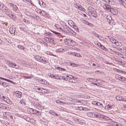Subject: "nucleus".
<instances>
[{"mask_svg":"<svg viewBox=\"0 0 126 126\" xmlns=\"http://www.w3.org/2000/svg\"><path fill=\"white\" fill-rule=\"evenodd\" d=\"M35 59L39 62L44 64L47 63V62L45 57H41L37 55H35L34 56Z\"/></svg>","mask_w":126,"mask_h":126,"instance_id":"f257e3e1","label":"nucleus"},{"mask_svg":"<svg viewBox=\"0 0 126 126\" xmlns=\"http://www.w3.org/2000/svg\"><path fill=\"white\" fill-rule=\"evenodd\" d=\"M4 11L6 14L9 16L11 18L14 19H15V16L11 14L12 12L10 9L8 7H6Z\"/></svg>","mask_w":126,"mask_h":126,"instance_id":"f03ea898","label":"nucleus"},{"mask_svg":"<svg viewBox=\"0 0 126 126\" xmlns=\"http://www.w3.org/2000/svg\"><path fill=\"white\" fill-rule=\"evenodd\" d=\"M8 5L13 10L15 11L16 13H17L18 12V9L17 6L14 4L12 3H8Z\"/></svg>","mask_w":126,"mask_h":126,"instance_id":"7ed1b4c3","label":"nucleus"},{"mask_svg":"<svg viewBox=\"0 0 126 126\" xmlns=\"http://www.w3.org/2000/svg\"><path fill=\"white\" fill-rule=\"evenodd\" d=\"M64 42L66 45L72 46L73 45V43L74 42L71 39H65L64 40Z\"/></svg>","mask_w":126,"mask_h":126,"instance_id":"20e7f679","label":"nucleus"},{"mask_svg":"<svg viewBox=\"0 0 126 126\" xmlns=\"http://www.w3.org/2000/svg\"><path fill=\"white\" fill-rule=\"evenodd\" d=\"M95 117H99L104 120H106L108 119L109 118V117H107L106 116L103 114L100 113L96 114V115H95Z\"/></svg>","mask_w":126,"mask_h":126,"instance_id":"39448f33","label":"nucleus"},{"mask_svg":"<svg viewBox=\"0 0 126 126\" xmlns=\"http://www.w3.org/2000/svg\"><path fill=\"white\" fill-rule=\"evenodd\" d=\"M103 8L106 11L108 12H110L111 9L110 6L107 4H105L103 6Z\"/></svg>","mask_w":126,"mask_h":126,"instance_id":"423d86ee","label":"nucleus"},{"mask_svg":"<svg viewBox=\"0 0 126 126\" xmlns=\"http://www.w3.org/2000/svg\"><path fill=\"white\" fill-rule=\"evenodd\" d=\"M92 16L94 17H95L97 16V13L96 11L94 9L92 10L90 12Z\"/></svg>","mask_w":126,"mask_h":126,"instance_id":"0eeeda50","label":"nucleus"},{"mask_svg":"<svg viewBox=\"0 0 126 126\" xmlns=\"http://www.w3.org/2000/svg\"><path fill=\"white\" fill-rule=\"evenodd\" d=\"M15 31L16 28L15 27H12L10 28L9 31L11 34L15 33Z\"/></svg>","mask_w":126,"mask_h":126,"instance_id":"6e6552de","label":"nucleus"},{"mask_svg":"<svg viewBox=\"0 0 126 126\" xmlns=\"http://www.w3.org/2000/svg\"><path fill=\"white\" fill-rule=\"evenodd\" d=\"M86 115L88 117L92 118L96 117L95 115H96L93 112L87 113L86 114Z\"/></svg>","mask_w":126,"mask_h":126,"instance_id":"1a4fd4ad","label":"nucleus"},{"mask_svg":"<svg viewBox=\"0 0 126 126\" xmlns=\"http://www.w3.org/2000/svg\"><path fill=\"white\" fill-rule=\"evenodd\" d=\"M61 30V32H63L65 33H68L69 32V30L67 28H63V29H62Z\"/></svg>","mask_w":126,"mask_h":126,"instance_id":"9d476101","label":"nucleus"},{"mask_svg":"<svg viewBox=\"0 0 126 126\" xmlns=\"http://www.w3.org/2000/svg\"><path fill=\"white\" fill-rule=\"evenodd\" d=\"M76 109L79 110H89L87 108H84L85 109H84V108L82 107H76Z\"/></svg>","mask_w":126,"mask_h":126,"instance_id":"9b49d317","label":"nucleus"},{"mask_svg":"<svg viewBox=\"0 0 126 126\" xmlns=\"http://www.w3.org/2000/svg\"><path fill=\"white\" fill-rule=\"evenodd\" d=\"M14 93H15L14 94H16V96L17 97H20L21 96L22 93L18 91L16 92H14Z\"/></svg>","mask_w":126,"mask_h":126,"instance_id":"f8f14e48","label":"nucleus"},{"mask_svg":"<svg viewBox=\"0 0 126 126\" xmlns=\"http://www.w3.org/2000/svg\"><path fill=\"white\" fill-rule=\"evenodd\" d=\"M113 107V105L112 104H108L107 106L105 107V109L108 110L112 109Z\"/></svg>","mask_w":126,"mask_h":126,"instance_id":"ddd939ff","label":"nucleus"},{"mask_svg":"<svg viewBox=\"0 0 126 126\" xmlns=\"http://www.w3.org/2000/svg\"><path fill=\"white\" fill-rule=\"evenodd\" d=\"M50 77H51V78H53L56 79H60V77L57 75H50Z\"/></svg>","mask_w":126,"mask_h":126,"instance_id":"4468645a","label":"nucleus"},{"mask_svg":"<svg viewBox=\"0 0 126 126\" xmlns=\"http://www.w3.org/2000/svg\"><path fill=\"white\" fill-rule=\"evenodd\" d=\"M110 124L112 126H119L120 125V123L114 122H111Z\"/></svg>","mask_w":126,"mask_h":126,"instance_id":"2eb2a0df","label":"nucleus"},{"mask_svg":"<svg viewBox=\"0 0 126 126\" xmlns=\"http://www.w3.org/2000/svg\"><path fill=\"white\" fill-rule=\"evenodd\" d=\"M7 7L3 4H0V9L2 11H4Z\"/></svg>","mask_w":126,"mask_h":126,"instance_id":"dca6fc26","label":"nucleus"},{"mask_svg":"<svg viewBox=\"0 0 126 126\" xmlns=\"http://www.w3.org/2000/svg\"><path fill=\"white\" fill-rule=\"evenodd\" d=\"M5 62L10 67H13L12 64V62L11 61L8 60H5Z\"/></svg>","mask_w":126,"mask_h":126,"instance_id":"f3484780","label":"nucleus"},{"mask_svg":"<svg viewBox=\"0 0 126 126\" xmlns=\"http://www.w3.org/2000/svg\"><path fill=\"white\" fill-rule=\"evenodd\" d=\"M107 18L108 22L110 24V21L112 20V18L110 15H108L107 16Z\"/></svg>","mask_w":126,"mask_h":126,"instance_id":"a211bd4d","label":"nucleus"},{"mask_svg":"<svg viewBox=\"0 0 126 126\" xmlns=\"http://www.w3.org/2000/svg\"><path fill=\"white\" fill-rule=\"evenodd\" d=\"M77 78H74L73 79H69L68 81L69 82L72 83H74L76 82V81L75 80V79H76Z\"/></svg>","mask_w":126,"mask_h":126,"instance_id":"6ab92c4d","label":"nucleus"},{"mask_svg":"<svg viewBox=\"0 0 126 126\" xmlns=\"http://www.w3.org/2000/svg\"><path fill=\"white\" fill-rule=\"evenodd\" d=\"M32 113L35 114L37 115H39L41 114V113L40 111L35 110Z\"/></svg>","mask_w":126,"mask_h":126,"instance_id":"aec40b11","label":"nucleus"},{"mask_svg":"<svg viewBox=\"0 0 126 126\" xmlns=\"http://www.w3.org/2000/svg\"><path fill=\"white\" fill-rule=\"evenodd\" d=\"M124 0H116L117 3L120 5H122L124 3Z\"/></svg>","mask_w":126,"mask_h":126,"instance_id":"412c9836","label":"nucleus"},{"mask_svg":"<svg viewBox=\"0 0 126 126\" xmlns=\"http://www.w3.org/2000/svg\"><path fill=\"white\" fill-rule=\"evenodd\" d=\"M70 54L72 55H74L75 56L78 57H79L80 56V54H79L72 52H71L70 53Z\"/></svg>","mask_w":126,"mask_h":126,"instance_id":"4be33fe9","label":"nucleus"},{"mask_svg":"<svg viewBox=\"0 0 126 126\" xmlns=\"http://www.w3.org/2000/svg\"><path fill=\"white\" fill-rule=\"evenodd\" d=\"M110 12L114 15H116L117 14L116 10L113 9H111Z\"/></svg>","mask_w":126,"mask_h":126,"instance_id":"5701e85b","label":"nucleus"},{"mask_svg":"<svg viewBox=\"0 0 126 126\" xmlns=\"http://www.w3.org/2000/svg\"><path fill=\"white\" fill-rule=\"evenodd\" d=\"M49 113L52 115L57 116H58V115L57 114L56 112H54V111L52 110H50L49 112Z\"/></svg>","mask_w":126,"mask_h":126,"instance_id":"b1692460","label":"nucleus"},{"mask_svg":"<svg viewBox=\"0 0 126 126\" xmlns=\"http://www.w3.org/2000/svg\"><path fill=\"white\" fill-rule=\"evenodd\" d=\"M122 77H123L118 74H116L115 75V77L116 79L120 81L121 80Z\"/></svg>","mask_w":126,"mask_h":126,"instance_id":"393cba45","label":"nucleus"},{"mask_svg":"<svg viewBox=\"0 0 126 126\" xmlns=\"http://www.w3.org/2000/svg\"><path fill=\"white\" fill-rule=\"evenodd\" d=\"M97 106L98 107V108L101 109H102L103 108V105L102 104L99 102H98Z\"/></svg>","mask_w":126,"mask_h":126,"instance_id":"a878e982","label":"nucleus"},{"mask_svg":"<svg viewBox=\"0 0 126 126\" xmlns=\"http://www.w3.org/2000/svg\"><path fill=\"white\" fill-rule=\"evenodd\" d=\"M55 27L59 30L60 32L61 31V30H62V29L60 28V26L57 24H55Z\"/></svg>","mask_w":126,"mask_h":126,"instance_id":"bb28decb","label":"nucleus"},{"mask_svg":"<svg viewBox=\"0 0 126 126\" xmlns=\"http://www.w3.org/2000/svg\"><path fill=\"white\" fill-rule=\"evenodd\" d=\"M117 46H118L119 47H121L122 46V44L118 42V41H116V42H115V44Z\"/></svg>","mask_w":126,"mask_h":126,"instance_id":"cd10ccee","label":"nucleus"},{"mask_svg":"<svg viewBox=\"0 0 126 126\" xmlns=\"http://www.w3.org/2000/svg\"><path fill=\"white\" fill-rule=\"evenodd\" d=\"M64 50L62 48H59L57 49H56V52H62L63 51V50Z\"/></svg>","mask_w":126,"mask_h":126,"instance_id":"c85d7f7f","label":"nucleus"},{"mask_svg":"<svg viewBox=\"0 0 126 126\" xmlns=\"http://www.w3.org/2000/svg\"><path fill=\"white\" fill-rule=\"evenodd\" d=\"M6 115L7 114L8 115H9V116H10V118H12L13 116H12L13 114H11V113H10L9 112H7L5 113Z\"/></svg>","mask_w":126,"mask_h":126,"instance_id":"c756f323","label":"nucleus"},{"mask_svg":"<svg viewBox=\"0 0 126 126\" xmlns=\"http://www.w3.org/2000/svg\"><path fill=\"white\" fill-rule=\"evenodd\" d=\"M23 0V1L24 2H29L31 4H32V5L34 6V4H33V3H32L31 0Z\"/></svg>","mask_w":126,"mask_h":126,"instance_id":"7c9ffc66","label":"nucleus"},{"mask_svg":"<svg viewBox=\"0 0 126 126\" xmlns=\"http://www.w3.org/2000/svg\"><path fill=\"white\" fill-rule=\"evenodd\" d=\"M121 81L124 83H126V78L123 77Z\"/></svg>","mask_w":126,"mask_h":126,"instance_id":"2f4dec72","label":"nucleus"},{"mask_svg":"<svg viewBox=\"0 0 126 126\" xmlns=\"http://www.w3.org/2000/svg\"><path fill=\"white\" fill-rule=\"evenodd\" d=\"M37 92H42V90H44V89L43 88H40V87H37Z\"/></svg>","mask_w":126,"mask_h":126,"instance_id":"473e14b6","label":"nucleus"},{"mask_svg":"<svg viewBox=\"0 0 126 126\" xmlns=\"http://www.w3.org/2000/svg\"><path fill=\"white\" fill-rule=\"evenodd\" d=\"M122 96L120 95H118L116 96V98L118 101H121V99Z\"/></svg>","mask_w":126,"mask_h":126,"instance_id":"72a5a7b5","label":"nucleus"},{"mask_svg":"<svg viewBox=\"0 0 126 126\" xmlns=\"http://www.w3.org/2000/svg\"><path fill=\"white\" fill-rule=\"evenodd\" d=\"M17 47L20 49H24V48L23 46L20 45L17 46Z\"/></svg>","mask_w":126,"mask_h":126,"instance_id":"f704fd0d","label":"nucleus"},{"mask_svg":"<svg viewBox=\"0 0 126 126\" xmlns=\"http://www.w3.org/2000/svg\"><path fill=\"white\" fill-rule=\"evenodd\" d=\"M44 40L45 42L47 43L50 42V41H49V38L47 37H45L44 38Z\"/></svg>","mask_w":126,"mask_h":126,"instance_id":"c9c22d12","label":"nucleus"},{"mask_svg":"<svg viewBox=\"0 0 126 126\" xmlns=\"http://www.w3.org/2000/svg\"><path fill=\"white\" fill-rule=\"evenodd\" d=\"M23 22H25L26 24H29L30 23L29 21L26 19H23Z\"/></svg>","mask_w":126,"mask_h":126,"instance_id":"e433bc0d","label":"nucleus"},{"mask_svg":"<svg viewBox=\"0 0 126 126\" xmlns=\"http://www.w3.org/2000/svg\"><path fill=\"white\" fill-rule=\"evenodd\" d=\"M110 41L112 43L114 44H115L117 41L115 39L112 38L110 39Z\"/></svg>","mask_w":126,"mask_h":126,"instance_id":"4c0bfd02","label":"nucleus"},{"mask_svg":"<svg viewBox=\"0 0 126 126\" xmlns=\"http://www.w3.org/2000/svg\"><path fill=\"white\" fill-rule=\"evenodd\" d=\"M19 103L22 104H25V102L24 100L23 99H21L19 102Z\"/></svg>","mask_w":126,"mask_h":126,"instance_id":"58836bf2","label":"nucleus"},{"mask_svg":"<svg viewBox=\"0 0 126 126\" xmlns=\"http://www.w3.org/2000/svg\"><path fill=\"white\" fill-rule=\"evenodd\" d=\"M98 102L95 101H92V103L93 105L97 106Z\"/></svg>","mask_w":126,"mask_h":126,"instance_id":"ea45409f","label":"nucleus"},{"mask_svg":"<svg viewBox=\"0 0 126 126\" xmlns=\"http://www.w3.org/2000/svg\"><path fill=\"white\" fill-rule=\"evenodd\" d=\"M0 79H3L5 80L6 81H8V82H13V81H12L11 80H9L6 79H5V78H2V77H0Z\"/></svg>","mask_w":126,"mask_h":126,"instance_id":"a19ab883","label":"nucleus"},{"mask_svg":"<svg viewBox=\"0 0 126 126\" xmlns=\"http://www.w3.org/2000/svg\"><path fill=\"white\" fill-rule=\"evenodd\" d=\"M121 101L126 102V97L122 96Z\"/></svg>","mask_w":126,"mask_h":126,"instance_id":"79ce46f5","label":"nucleus"},{"mask_svg":"<svg viewBox=\"0 0 126 126\" xmlns=\"http://www.w3.org/2000/svg\"><path fill=\"white\" fill-rule=\"evenodd\" d=\"M31 16V17L32 18H36L37 17H38V18L39 17L38 16H37L35 15H31V16Z\"/></svg>","mask_w":126,"mask_h":126,"instance_id":"37998d69","label":"nucleus"},{"mask_svg":"<svg viewBox=\"0 0 126 126\" xmlns=\"http://www.w3.org/2000/svg\"><path fill=\"white\" fill-rule=\"evenodd\" d=\"M56 102L58 104H60V105L61 104V103H63V102L59 100H57L56 101Z\"/></svg>","mask_w":126,"mask_h":126,"instance_id":"c03bdc74","label":"nucleus"},{"mask_svg":"<svg viewBox=\"0 0 126 126\" xmlns=\"http://www.w3.org/2000/svg\"><path fill=\"white\" fill-rule=\"evenodd\" d=\"M99 44L100 45L99 48H101L103 50H104V49L105 48L102 45H101L100 43H99Z\"/></svg>","mask_w":126,"mask_h":126,"instance_id":"a18cd8bd","label":"nucleus"},{"mask_svg":"<svg viewBox=\"0 0 126 126\" xmlns=\"http://www.w3.org/2000/svg\"><path fill=\"white\" fill-rule=\"evenodd\" d=\"M25 14L27 15L28 16H31V13L28 11H26L25 12Z\"/></svg>","mask_w":126,"mask_h":126,"instance_id":"49530a36","label":"nucleus"},{"mask_svg":"<svg viewBox=\"0 0 126 126\" xmlns=\"http://www.w3.org/2000/svg\"><path fill=\"white\" fill-rule=\"evenodd\" d=\"M93 34L96 36V37H97V38H99V35H98V34L96 33H95L93 32Z\"/></svg>","mask_w":126,"mask_h":126,"instance_id":"de8ad7c7","label":"nucleus"},{"mask_svg":"<svg viewBox=\"0 0 126 126\" xmlns=\"http://www.w3.org/2000/svg\"><path fill=\"white\" fill-rule=\"evenodd\" d=\"M52 32L54 33L56 35H59L60 34V33L59 32H57L56 31H52Z\"/></svg>","mask_w":126,"mask_h":126,"instance_id":"09e8293b","label":"nucleus"},{"mask_svg":"<svg viewBox=\"0 0 126 126\" xmlns=\"http://www.w3.org/2000/svg\"><path fill=\"white\" fill-rule=\"evenodd\" d=\"M4 104L2 103H0V108L2 109L4 107Z\"/></svg>","mask_w":126,"mask_h":126,"instance_id":"8fccbe9b","label":"nucleus"},{"mask_svg":"<svg viewBox=\"0 0 126 126\" xmlns=\"http://www.w3.org/2000/svg\"><path fill=\"white\" fill-rule=\"evenodd\" d=\"M63 104H67L69 105H71V103L67 102H63Z\"/></svg>","mask_w":126,"mask_h":126,"instance_id":"3c124183","label":"nucleus"},{"mask_svg":"<svg viewBox=\"0 0 126 126\" xmlns=\"http://www.w3.org/2000/svg\"><path fill=\"white\" fill-rule=\"evenodd\" d=\"M68 77L69 78V79H73L74 78V77L73 76L70 75H69V77Z\"/></svg>","mask_w":126,"mask_h":126,"instance_id":"603ef678","label":"nucleus"},{"mask_svg":"<svg viewBox=\"0 0 126 126\" xmlns=\"http://www.w3.org/2000/svg\"><path fill=\"white\" fill-rule=\"evenodd\" d=\"M2 85L5 86H7L6 83L5 82H2L1 83Z\"/></svg>","mask_w":126,"mask_h":126,"instance_id":"864d4df0","label":"nucleus"},{"mask_svg":"<svg viewBox=\"0 0 126 126\" xmlns=\"http://www.w3.org/2000/svg\"><path fill=\"white\" fill-rule=\"evenodd\" d=\"M19 28L20 29L24 31H26V29L25 28L22 27H19Z\"/></svg>","mask_w":126,"mask_h":126,"instance_id":"5fc2aeb1","label":"nucleus"},{"mask_svg":"<svg viewBox=\"0 0 126 126\" xmlns=\"http://www.w3.org/2000/svg\"><path fill=\"white\" fill-rule=\"evenodd\" d=\"M79 9L82 11L84 10V8L81 5L80 6V8H79Z\"/></svg>","mask_w":126,"mask_h":126,"instance_id":"6e6d98bb","label":"nucleus"},{"mask_svg":"<svg viewBox=\"0 0 126 126\" xmlns=\"http://www.w3.org/2000/svg\"><path fill=\"white\" fill-rule=\"evenodd\" d=\"M120 63V64H122L123 65H124L125 64V62L124 61H120V62H119Z\"/></svg>","mask_w":126,"mask_h":126,"instance_id":"4d7b16f0","label":"nucleus"},{"mask_svg":"<svg viewBox=\"0 0 126 126\" xmlns=\"http://www.w3.org/2000/svg\"><path fill=\"white\" fill-rule=\"evenodd\" d=\"M103 1H105L107 3H109L110 2V0H102Z\"/></svg>","mask_w":126,"mask_h":126,"instance_id":"13d9d810","label":"nucleus"},{"mask_svg":"<svg viewBox=\"0 0 126 126\" xmlns=\"http://www.w3.org/2000/svg\"><path fill=\"white\" fill-rule=\"evenodd\" d=\"M12 64L13 66V67H12L15 68V67L17 65L16 63H13L12 62Z\"/></svg>","mask_w":126,"mask_h":126,"instance_id":"bf43d9fd","label":"nucleus"},{"mask_svg":"<svg viewBox=\"0 0 126 126\" xmlns=\"http://www.w3.org/2000/svg\"><path fill=\"white\" fill-rule=\"evenodd\" d=\"M63 77H69V75H68L67 74H64L63 75Z\"/></svg>","mask_w":126,"mask_h":126,"instance_id":"052dcab7","label":"nucleus"},{"mask_svg":"<svg viewBox=\"0 0 126 126\" xmlns=\"http://www.w3.org/2000/svg\"><path fill=\"white\" fill-rule=\"evenodd\" d=\"M55 67L57 69H58L60 70V69H59V67H60L58 66L57 65H55Z\"/></svg>","mask_w":126,"mask_h":126,"instance_id":"680f3d73","label":"nucleus"},{"mask_svg":"<svg viewBox=\"0 0 126 126\" xmlns=\"http://www.w3.org/2000/svg\"><path fill=\"white\" fill-rule=\"evenodd\" d=\"M40 81H41V83H44L43 82H45V80H44L43 79H41V80H40Z\"/></svg>","mask_w":126,"mask_h":126,"instance_id":"e2e57ef3","label":"nucleus"},{"mask_svg":"<svg viewBox=\"0 0 126 126\" xmlns=\"http://www.w3.org/2000/svg\"><path fill=\"white\" fill-rule=\"evenodd\" d=\"M116 71H117L118 72H120L121 73V71H122V70H120L119 69H116Z\"/></svg>","mask_w":126,"mask_h":126,"instance_id":"0e129e2a","label":"nucleus"},{"mask_svg":"<svg viewBox=\"0 0 126 126\" xmlns=\"http://www.w3.org/2000/svg\"><path fill=\"white\" fill-rule=\"evenodd\" d=\"M59 69H60V70H63V71H65V69H64L63 68H62L61 67H59Z\"/></svg>","mask_w":126,"mask_h":126,"instance_id":"69168bd1","label":"nucleus"},{"mask_svg":"<svg viewBox=\"0 0 126 126\" xmlns=\"http://www.w3.org/2000/svg\"><path fill=\"white\" fill-rule=\"evenodd\" d=\"M93 78H88L87 79L89 81H92V80Z\"/></svg>","mask_w":126,"mask_h":126,"instance_id":"338daca9","label":"nucleus"},{"mask_svg":"<svg viewBox=\"0 0 126 126\" xmlns=\"http://www.w3.org/2000/svg\"><path fill=\"white\" fill-rule=\"evenodd\" d=\"M121 73L122 74H126V72L122 70V71H121Z\"/></svg>","mask_w":126,"mask_h":126,"instance_id":"774afa93","label":"nucleus"}]
</instances>
